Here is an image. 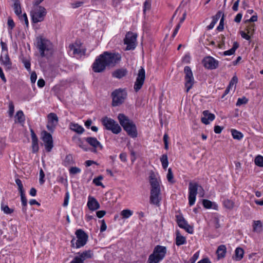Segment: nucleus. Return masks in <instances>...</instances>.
Here are the masks:
<instances>
[{"label": "nucleus", "mask_w": 263, "mask_h": 263, "mask_svg": "<svg viewBox=\"0 0 263 263\" xmlns=\"http://www.w3.org/2000/svg\"><path fill=\"white\" fill-rule=\"evenodd\" d=\"M76 235L78 239L76 241L74 238L72 239L71 241L72 246L80 248L85 245L88 239L86 233L82 229H79L76 231Z\"/></svg>", "instance_id": "423d86ee"}, {"label": "nucleus", "mask_w": 263, "mask_h": 263, "mask_svg": "<svg viewBox=\"0 0 263 263\" xmlns=\"http://www.w3.org/2000/svg\"><path fill=\"white\" fill-rule=\"evenodd\" d=\"M112 97V104L114 106H117L121 104L126 97V93L121 89H117L114 91L111 94Z\"/></svg>", "instance_id": "9d476101"}, {"label": "nucleus", "mask_w": 263, "mask_h": 263, "mask_svg": "<svg viewBox=\"0 0 263 263\" xmlns=\"http://www.w3.org/2000/svg\"><path fill=\"white\" fill-rule=\"evenodd\" d=\"M133 214V212L129 209L123 210L121 212V216L123 218L127 219L129 218Z\"/></svg>", "instance_id": "58836bf2"}, {"label": "nucleus", "mask_w": 263, "mask_h": 263, "mask_svg": "<svg viewBox=\"0 0 263 263\" xmlns=\"http://www.w3.org/2000/svg\"><path fill=\"white\" fill-rule=\"evenodd\" d=\"M107 229V226L105 223L104 220H101V226L100 228V231L101 232L105 231Z\"/></svg>", "instance_id": "0e129e2a"}, {"label": "nucleus", "mask_w": 263, "mask_h": 263, "mask_svg": "<svg viewBox=\"0 0 263 263\" xmlns=\"http://www.w3.org/2000/svg\"><path fill=\"white\" fill-rule=\"evenodd\" d=\"M103 179V176L100 175L98 177L95 178L92 182L96 186H101L102 187H104V185L101 182V180H102Z\"/></svg>", "instance_id": "79ce46f5"}, {"label": "nucleus", "mask_w": 263, "mask_h": 263, "mask_svg": "<svg viewBox=\"0 0 263 263\" xmlns=\"http://www.w3.org/2000/svg\"><path fill=\"white\" fill-rule=\"evenodd\" d=\"M1 208L2 211L6 214H11L14 212V210L13 209H10L9 206L3 203H1Z\"/></svg>", "instance_id": "e433bc0d"}, {"label": "nucleus", "mask_w": 263, "mask_h": 263, "mask_svg": "<svg viewBox=\"0 0 263 263\" xmlns=\"http://www.w3.org/2000/svg\"><path fill=\"white\" fill-rule=\"evenodd\" d=\"M254 28H255L254 24H251V25H248L246 29L247 33H248L249 35L252 36L254 33Z\"/></svg>", "instance_id": "de8ad7c7"}, {"label": "nucleus", "mask_w": 263, "mask_h": 263, "mask_svg": "<svg viewBox=\"0 0 263 263\" xmlns=\"http://www.w3.org/2000/svg\"><path fill=\"white\" fill-rule=\"evenodd\" d=\"M145 79V72L143 67H141L138 70L137 77L134 84V89L137 92L142 87Z\"/></svg>", "instance_id": "9b49d317"}, {"label": "nucleus", "mask_w": 263, "mask_h": 263, "mask_svg": "<svg viewBox=\"0 0 263 263\" xmlns=\"http://www.w3.org/2000/svg\"><path fill=\"white\" fill-rule=\"evenodd\" d=\"M176 244L178 246L184 245L186 243V238L181 235L180 232L177 231L176 232Z\"/></svg>", "instance_id": "bb28decb"}, {"label": "nucleus", "mask_w": 263, "mask_h": 263, "mask_svg": "<svg viewBox=\"0 0 263 263\" xmlns=\"http://www.w3.org/2000/svg\"><path fill=\"white\" fill-rule=\"evenodd\" d=\"M253 231L256 233H260L262 230V224L260 220H255L253 224Z\"/></svg>", "instance_id": "c85d7f7f"}, {"label": "nucleus", "mask_w": 263, "mask_h": 263, "mask_svg": "<svg viewBox=\"0 0 263 263\" xmlns=\"http://www.w3.org/2000/svg\"><path fill=\"white\" fill-rule=\"evenodd\" d=\"M255 164L260 167H263V157L260 155L256 156L254 160Z\"/></svg>", "instance_id": "a18cd8bd"}, {"label": "nucleus", "mask_w": 263, "mask_h": 263, "mask_svg": "<svg viewBox=\"0 0 263 263\" xmlns=\"http://www.w3.org/2000/svg\"><path fill=\"white\" fill-rule=\"evenodd\" d=\"M7 24H8V26H9V27H10L11 29H13L15 26V24H14L13 20L10 17L8 18Z\"/></svg>", "instance_id": "680f3d73"}, {"label": "nucleus", "mask_w": 263, "mask_h": 263, "mask_svg": "<svg viewBox=\"0 0 263 263\" xmlns=\"http://www.w3.org/2000/svg\"><path fill=\"white\" fill-rule=\"evenodd\" d=\"M2 61L3 64L7 69H10L11 68V62L8 56V53H4V55H1L0 58Z\"/></svg>", "instance_id": "5701e85b"}, {"label": "nucleus", "mask_w": 263, "mask_h": 263, "mask_svg": "<svg viewBox=\"0 0 263 263\" xmlns=\"http://www.w3.org/2000/svg\"><path fill=\"white\" fill-rule=\"evenodd\" d=\"M20 20L22 22H24L26 27L28 26V21L27 16V14L26 13H24L23 14H21L20 16H18Z\"/></svg>", "instance_id": "603ef678"}, {"label": "nucleus", "mask_w": 263, "mask_h": 263, "mask_svg": "<svg viewBox=\"0 0 263 263\" xmlns=\"http://www.w3.org/2000/svg\"><path fill=\"white\" fill-rule=\"evenodd\" d=\"M177 221L179 227L184 229L190 234L193 233V228L189 225L185 219L182 216L178 215L176 216Z\"/></svg>", "instance_id": "2eb2a0df"}, {"label": "nucleus", "mask_w": 263, "mask_h": 263, "mask_svg": "<svg viewBox=\"0 0 263 263\" xmlns=\"http://www.w3.org/2000/svg\"><path fill=\"white\" fill-rule=\"evenodd\" d=\"M32 139V147L33 153L37 152L39 150L38 139L32 129H30Z\"/></svg>", "instance_id": "4be33fe9"}, {"label": "nucleus", "mask_w": 263, "mask_h": 263, "mask_svg": "<svg viewBox=\"0 0 263 263\" xmlns=\"http://www.w3.org/2000/svg\"><path fill=\"white\" fill-rule=\"evenodd\" d=\"M14 111V106L13 103L12 101H10L9 103V110H8V114L10 117H12L13 116Z\"/></svg>", "instance_id": "09e8293b"}, {"label": "nucleus", "mask_w": 263, "mask_h": 263, "mask_svg": "<svg viewBox=\"0 0 263 263\" xmlns=\"http://www.w3.org/2000/svg\"><path fill=\"white\" fill-rule=\"evenodd\" d=\"M69 128L79 134H82L84 132V129L82 126L73 122L70 123Z\"/></svg>", "instance_id": "393cba45"}, {"label": "nucleus", "mask_w": 263, "mask_h": 263, "mask_svg": "<svg viewBox=\"0 0 263 263\" xmlns=\"http://www.w3.org/2000/svg\"><path fill=\"white\" fill-rule=\"evenodd\" d=\"M13 9L17 16H20L22 14V9L19 0H14Z\"/></svg>", "instance_id": "7c9ffc66"}, {"label": "nucleus", "mask_w": 263, "mask_h": 263, "mask_svg": "<svg viewBox=\"0 0 263 263\" xmlns=\"http://www.w3.org/2000/svg\"><path fill=\"white\" fill-rule=\"evenodd\" d=\"M87 206L90 210L95 211L100 208V204L93 197L89 196Z\"/></svg>", "instance_id": "412c9836"}, {"label": "nucleus", "mask_w": 263, "mask_h": 263, "mask_svg": "<svg viewBox=\"0 0 263 263\" xmlns=\"http://www.w3.org/2000/svg\"><path fill=\"white\" fill-rule=\"evenodd\" d=\"M244 250L240 247H238L235 251V255L233 257V259L237 260H240L243 257Z\"/></svg>", "instance_id": "a878e982"}, {"label": "nucleus", "mask_w": 263, "mask_h": 263, "mask_svg": "<svg viewBox=\"0 0 263 263\" xmlns=\"http://www.w3.org/2000/svg\"><path fill=\"white\" fill-rule=\"evenodd\" d=\"M74 160L73 158V156L71 154H69L67 155L65 157V159L64 161V165L65 166H68L69 165L73 164L74 163Z\"/></svg>", "instance_id": "4c0bfd02"}, {"label": "nucleus", "mask_w": 263, "mask_h": 263, "mask_svg": "<svg viewBox=\"0 0 263 263\" xmlns=\"http://www.w3.org/2000/svg\"><path fill=\"white\" fill-rule=\"evenodd\" d=\"M167 249L164 246H156L148 257V263H159L165 257Z\"/></svg>", "instance_id": "39448f33"}, {"label": "nucleus", "mask_w": 263, "mask_h": 263, "mask_svg": "<svg viewBox=\"0 0 263 263\" xmlns=\"http://www.w3.org/2000/svg\"><path fill=\"white\" fill-rule=\"evenodd\" d=\"M42 134L45 148L47 152H50L53 146L52 136L46 131L43 132Z\"/></svg>", "instance_id": "ddd939ff"}, {"label": "nucleus", "mask_w": 263, "mask_h": 263, "mask_svg": "<svg viewBox=\"0 0 263 263\" xmlns=\"http://www.w3.org/2000/svg\"><path fill=\"white\" fill-rule=\"evenodd\" d=\"M78 254L79 256H78L79 257L83 262L85 260L91 258L93 256V252L90 250L83 251L82 253H79Z\"/></svg>", "instance_id": "b1692460"}, {"label": "nucleus", "mask_w": 263, "mask_h": 263, "mask_svg": "<svg viewBox=\"0 0 263 263\" xmlns=\"http://www.w3.org/2000/svg\"><path fill=\"white\" fill-rule=\"evenodd\" d=\"M81 172V170L77 167H72L69 170V172L72 174H76L79 173Z\"/></svg>", "instance_id": "bf43d9fd"}, {"label": "nucleus", "mask_w": 263, "mask_h": 263, "mask_svg": "<svg viewBox=\"0 0 263 263\" xmlns=\"http://www.w3.org/2000/svg\"><path fill=\"white\" fill-rule=\"evenodd\" d=\"M151 8V4L147 1H145L144 4L143 11L145 12L146 10H149Z\"/></svg>", "instance_id": "338daca9"}, {"label": "nucleus", "mask_w": 263, "mask_h": 263, "mask_svg": "<svg viewBox=\"0 0 263 263\" xmlns=\"http://www.w3.org/2000/svg\"><path fill=\"white\" fill-rule=\"evenodd\" d=\"M160 161L162 163V166L164 169H166L168 165V161L167 156L166 154L162 155L160 158Z\"/></svg>", "instance_id": "ea45409f"}, {"label": "nucleus", "mask_w": 263, "mask_h": 263, "mask_svg": "<svg viewBox=\"0 0 263 263\" xmlns=\"http://www.w3.org/2000/svg\"><path fill=\"white\" fill-rule=\"evenodd\" d=\"M46 14V11L44 7L42 6L34 7L31 12L33 23H37L42 22Z\"/></svg>", "instance_id": "0eeeda50"}, {"label": "nucleus", "mask_w": 263, "mask_h": 263, "mask_svg": "<svg viewBox=\"0 0 263 263\" xmlns=\"http://www.w3.org/2000/svg\"><path fill=\"white\" fill-rule=\"evenodd\" d=\"M70 263H84L78 256L74 257L73 259Z\"/></svg>", "instance_id": "774afa93"}, {"label": "nucleus", "mask_w": 263, "mask_h": 263, "mask_svg": "<svg viewBox=\"0 0 263 263\" xmlns=\"http://www.w3.org/2000/svg\"><path fill=\"white\" fill-rule=\"evenodd\" d=\"M47 119V128L49 131L53 132L54 128L58 124V117L55 114L51 112L48 115Z\"/></svg>", "instance_id": "f8f14e48"}, {"label": "nucleus", "mask_w": 263, "mask_h": 263, "mask_svg": "<svg viewBox=\"0 0 263 263\" xmlns=\"http://www.w3.org/2000/svg\"><path fill=\"white\" fill-rule=\"evenodd\" d=\"M37 79V75L35 73V72L33 71L31 73V76H30V80L31 83H34L36 80Z\"/></svg>", "instance_id": "e2e57ef3"}, {"label": "nucleus", "mask_w": 263, "mask_h": 263, "mask_svg": "<svg viewBox=\"0 0 263 263\" xmlns=\"http://www.w3.org/2000/svg\"><path fill=\"white\" fill-rule=\"evenodd\" d=\"M184 72L185 73L184 79L194 77L193 72L191 70V68L189 66H185L184 67Z\"/></svg>", "instance_id": "37998d69"}, {"label": "nucleus", "mask_w": 263, "mask_h": 263, "mask_svg": "<svg viewBox=\"0 0 263 263\" xmlns=\"http://www.w3.org/2000/svg\"><path fill=\"white\" fill-rule=\"evenodd\" d=\"M22 62L24 64V65L25 67L26 68V69L28 71H30L31 70L30 60L28 59H23L22 60Z\"/></svg>", "instance_id": "3c124183"}, {"label": "nucleus", "mask_w": 263, "mask_h": 263, "mask_svg": "<svg viewBox=\"0 0 263 263\" xmlns=\"http://www.w3.org/2000/svg\"><path fill=\"white\" fill-rule=\"evenodd\" d=\"M223 205L227 209L232 210L235 205V203L233 201L226 199L223 201Z\"/></svg>", "instance_id": "f704fd0d"}, {"label": "nucleus", "mask_w": 263, "mask_h": 263, "mask_svg": "<svg viewBox=\"0 0 263 263\" xmlns=\"http://www.w3.org/2000/svg\"><path fill=\"white\" fill-rule=\"evenodd\" d=\"M226 250V247L223 245H220L218 247L216 253L218 258H223L225 256Z\"/></svg>", "instance_id": "c756f323"}, {"label": "nucleus", "mask_w": 263, "mask_h": 263, "mask_svg": "<svg viewBox=\"0 0 263 263\" xmlns=\"http://www.w3.org/2000/svg\"><path fill=\"white\" fill-rule=\"evenodd\" d=\"M198 191H199L200 196L203 197L204 195V191L202 187L199 185L196 182H190L189 186V203L190 206L194 204Z\"/></svg>", "instance_id": "20e7f679"}, {"label": "nucleus", "mask_w": 263, "mask_h": 263, "mask_svg": "<svg viewBox=\"0 0 263 263\" xmlns=\"http://www.w3.org/2000/svg\"><path fill=\"white\" fill-rule=\"evenodd\" d=\"M85 140L90 145L93 147L92 152L94 153L96 152V149L97 148H100V149L102 148V146L100 142L96 138L87 137L86 138Z\"/></svg>", "instance_id": "aec40b11"}, {"label": "nucleus", "mask_w": 263, "mask_h": 263, "mask_svg": "<svg viewBox=\"0 0 263 263\" xmlns=\"http://www.w3.org/2000/svg\"><path fill=\"white\" fill-rule=\"evenodd\" d=\"M248 99L246 97H242L241 98H238L236 103L237 106H240L242 104H246L248 102Z\"/></svg>", "instance_id": "6e6d98bb"}, {"label": "nucleus", "mask_w": 263, "mask_h": 263, "mask_svg": "<svg viewBox=\"0 0 263 263\" xmlns=\"http://www.w3.org/2000/svg\"><path fill=\"white\" fill-rule=\"evenodd\" d=\"M185 79V87L186 92H188L193 87L194 84V77L186 78Z\"/></svg>", "instance_id": "473e14b6"}, {"label": "nucleus", "mask_w": 263, "mask_h": 263, "mask_svg": "<svg viewBox=\"0 0 263 263\" xmlns=\"http://www.w3.org/2000/svg\"><path fill=\"white\" fill-rule=\"evenodd\" d=\"M231 133L234 139L240 140L243 137V134L236 129H232Z\"/></svg>", "instance_id": "a19ab883"}, {"label": "nucleus", "mask_w": 263, "mask_h": 263, "mask_svg": "<svg viewBox=\"0 0 263 263\" xmlns=\"http://www.w3.org/2000/svg\"><path fill=\"white\" fill-rule=\"evenodd\" d=\"M238 83V78L236 75H234L230 81L228 86L232 88L233 86H236Z\"/></svg>", "instance_id": "8fccbe9b"}, {"label": "nucleus", "mask_w": 263, "mask_h": 263, "mask_svg": "<svg viewBox=\"0 0 263 263\" xmlns=\"http://www.w3.org/2000/svg\"><path fill=\"white\" fill-rule=\"evenodd\" d=\"M202 203L203 206L206 209H210L212 206V202L207 199H203Z\"/></svg>", "instance_id": "864d4df0"}, {"label": "nucleus", "mask_w": 263, "mask_h": 263, "mask_svg": "<svg viewBox=\"0 0 263 263\" xmlns=\"http://www.w3.org/2000/svg\"><path fill=\"white\" fill-rule=\"evenodd\" d=\"M20 195H21V202H22V205L23 206V208L22 209L23 212L24 213H26V211H27L26 205L27 204V199L25 197L24 192L21 193Z\"/></svg>", "instance_id": "c9c22d12"}, {"label": "nucleus", "mask_w": 263, "mask_h": 263, "mask_svg": "<svg viewBox=\"0 0 263 263\" xmlns=\"http://www.w3.org/2000/svg\"><path fill=\"white\" fill-rule=\"evenodd\" d=\"M103 125L107 130H111L114 134H118L121 131L119 125L113 119L105 117L102 120Z\"/></svg>", "instance_id": "6e6552de"}, {"label": "nucleus", "mask_w": 263, "mask_h": 263, "mask_svg": "<svg viewBox=\"0 0 263 263\" xmlns=\"http://www.w3.org/2000/svg\"><path fill=\"white\" fill-rule=\"evenodd\" d=\"M121 59V56L119 53L105 51L96 60L93 64V70L95 72H101L107 66H115Z\"/></svg>", "instance_id": "f257e3e1"}, {"label": "nucleus", "mask_w": 263, "mask_h": 263, "mask_svg": "<svg viewBox=\"0 0 263 263\" xmlns=\"http://www.w3.org/2000/svg\"><path fill=\"white\" fill-rule=\"evenodd\" d=\"M137 34L132 32H128L124 40V44H126V50L134 49L137 45Z\"/></svg>", "instance_id": "1a4fd4ad"}, {"label": "nucleus", "mask_w": 263, "mask_h": 263, "mask_svg": "<svg viewBox=\"0 0 263 263\" xmlns=\"http://www.w3.org/2000/svg\"><path fill=\"white\" fill-rule=\"evenodd\" d=\"M166 177L168 181L170 183L172 184L175 183V180H174V175L171 168H169L168 169V173Z\"/></svg>", "instance_id": "c03bdc74"}, {"label": "nucleus", "mask_w": 263, "mask_h": 263, "mask_svg": "<svg viewBox=\"0 0 263 263\" xmlns=\"http://www.w3.org/2000/svg\"><path fill=\"white\" fill-rule=\"evenodd\" d=\"M161 191H151L150 202L152 204L159 205L161 200Z\"/></svg>", "instance_id": "a211bd4d"}, {"label": "nucleus", "mask_w": 263, "mask_h": 263, "mask_svg": "<svg viewBox=\"0 0 263 263\" xmlns=\"http://www.w3.org/2000/svg\"><path fill=\"white\" fill-rule=\"evenodd\" d=\"M149 182L151 185V191H160V181L156 178L153 172H152L150 174Z\"/></svg>", "instance_id": "f3484780"}, {"label": "nucleus", "mask_w": 263, "mask_h": 263, "mask_svg": "<svg viewBox=\"0 0 263 263\" xmlns=\"http://www.w3.org/2000/svg\"><path fill=\"white\" fill-rule=\"evenodd\" d=\"M239 47V44L237 42H234L233 43V47L223 52V54L224 55H231L233 54L236 50Z\"/></svg>", "instance_id": "72a5a7b5"}, {"label": "nucleus", "mask_w": 263, "mask_h": 263, "mask_svg": "<svg viewBox=\"0 0 263 263\" xmlns=\"http://www.w3.org/2000/svg\"><path fill=\"white\" fill-rule=\"evenodd\" d=\"M15 182L18 186V189L20 191V193H21L24 192V191L23 189V185L22 183L21 180L20 179L17 178L15 180Z\"/></svg>", "instance_id": "5fc2aeb1"}, {"label": "nucleus", "mask_w": 263, "mask_h": 263, "mask_svg": "<svg viewBox=\"0 0 263 263\" xmlns=\"http://www.w3.org/2000/svg\"><path fill=\"white\" fill-rule=\"evenodd\" d=\"M70 51H72L73 54L81 57L85 54V49L82 48L81 44L80 42H75L69 46Z\"/></svg>", "instance_id": "dca6fc26"}, {"label": "nucleus", "mask_w": 263, "mask_h": 263, "mask_svg": "<svg viewBox=\"0 0 263 263\" xmlns=\"http://www.w3.org/2000/svg\"><path fill=\"white\" fill-rule=\"evenodd\" d=\"M127 74V70L125 69H119L112 73V76L118 79H121L125 76Z\"/></svg>", "instance_id": "cd10ccee"}, {"label": "nucleus", "mask_w": 263, "mask_h": 263, "mask_svg": "<svg viewBox=\"0 0 263 263\" xmlns=\"http://www.w3.org/2000/svg\"><path fill=\"white\" fill-rule=\"evenodd\" d=\"M223 127H221L219 125H216L214 127V132L216 134H220L221 133Z\"/></svg>", "instance_id": "69168bd1"}, {"label": "nucleus", "mask_w": 263, "mask_h": 263, "mask_svg": "<svg viewBox=\"0 0 263 263\" xmlns=\"http://www.w3.org/2000/svg\"><path fill=\"white\" fill-rule=\"evenodd\" d=\"M45 177V174L44 173L43 170L41 168L40 170V179H39V182L41 184H42L45 182V180L44 179V178Z\"/></svg>", "instance_id": "13d9d810"}, {"label": "nucleus", "mask_w": 263, "mask_h": 263, "mask_svg": "<svg viewBox=\"0 0 263 263\" xmlns=\"http://www.w3.org/2000/svg\"><path fill=\"white\" fill-rule=\"evenodd\" d=\"M204 66L209 69H215L218 66L219 62L212 57H206L203 60Z\"/></svg>", "instance_id": "4468645a"}, {"label": "nucleus", "mask_w": 263, "mask_h": 263, "mask_svg": "<svg viewBox=\"0 0 263 263\" xmlns=\"http://www.w3.org/2000/svg\"><path fill=\"white\" fill-rule=\"evenodd\" d=\"M36 47L42 57L51 55L53 51V45L48 39L43 36L36 37Z\"/></svg>", "instance_id": "f03ea898"}, {"label": "nucleus", "mask_w": 263, "mask_h": 263, "mask_svg": "<svg viewBox=\"0 0 263 263\" xmlns=\"http://www.w3.org/2000/svg\"><path fill=\"white\" fill-rule=\"evenodd\" d=\"M202 114L203 117L201 118V120L205 125L210 124L211 121L215 119V115L213 114L210 113L209 110L203 111Z\"/></svg>", "instance_id": "6ab92c4d"}, {"label": "nucleus", "mask_w": 263, "mask_h": 263, "mask_svg": "<svg viewBox=\"0 0 263 263\" xmlns=\"http://www.w3.org/2000/svg\"><path fill=\"white\" fill-rule=\"evenodd\" d=\"M118 118L120 124L128 135L132 138H136L138 136V133L136 126L134 122L122 114H119Z\"/></svg>", "instance_id": "7ed1b4c3"}, {"label": "nucleus", "mask_w": 263, "mask_h": 263, "mask_svg": "<svg viewBox=\"0 0 263 263\" xmlns=\"http://www.w3.org/2000/svg\"><path fill=\"white\" fill-rule=\"evenodd\" d=\"M221 16L222 17H224V13L221 11H218L216 14L214 16H213L212 17V21L215 22V23H217V21H218V20L219 19V18Z\"/></svg>", "instance_id": "49530a36"}, {"label": "nucleus", "mask_w": 263, "mask_h": 263, "mask_svg": "<svg viewBox=\"0 0 263 263\" xmlns=\"http://www.w3.org/2000/svg\"><path fill=\"white\" fill-rule=\"evenodd\" d=\"M15 122L23 123L25 121V118L23 112L22 110L17 111L15 116Z\"/></svg>", "instance_id": "2f4dec72"}, {"label": "nucleus", "mask_w": 263, "mask_h": 263, "mask_svg": "<svg viewBox=\"0 0 263 263\" xmlns=\"http://www.w3.org/2000/svg\"><path fill=\"white\" fill-rule=\"evenodd\" d=\"M240 34L241 37L246 40H250L251 39V35H249L248 33H246L245 31H240Z\"/></svg>", "instance_id": "4d7b16f0"}, {"label": "nucleus", "mask_w": 263, "mask_h": 263, "mask_svg": "<svg viewBox=\"0 0 263 263\" xmlns=\"http://www.w3.org/2000/svg\"><path fill=\"white\" fill-rule=\"evenodd\" d=\"M224 28V18L222 17L220 19V23L217 28V30L221 31L223 30Z\"/></svg>", "instance_id": "052dcab7"}]
</instances>
